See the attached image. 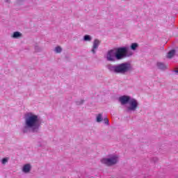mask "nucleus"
<instances>
[{"instance_id":"f257e3e1","label":"nucleus","mask_w":178,"mask_h":178,"mask_svg":"<svg viewBox=\"0 0 178 178\" xmlns=\"http://www.w3.org/2000/svg\"><path fill=\"white\" fill-rule=\"evenodd\" d=\"M24 122L22 128V133H38L41 127V118L33 112L25 113Z\"/></svg>"},{"instance_id":"f03ea898","label":"nucleus","mask_w":178,"mask_h":178,"mask_svg":"<svg viewBox=\"0 0 178 178\" xmlns=\"http://www.w3.org/2000/svg\"><path fill=\"white\" fill-rule=\"evenodd\" d=\"M134 52L131 50H129L127 47H121L109 50L105 58L108 62H116V60H122L126 59V58H130L133 56Z\"/></svg>"},{"instance_id":"7ed1b4c3","label":"nucleus","mask_w":178,"mask_h":178,"mask_svg":"<svg viewBox=\"0 0 178 178\" xmlns=\"http://www.w3.org/2000/svg\"><path fill=\"white\" fill-rule=\"evenodd\" d=\"M121 105H126L127 112H136L140 106L138 100L129 96L122 95L119 97Z\"/></svg>"},{"instance_id":"20e7f679","label":"nucleus","mask_w":178,"mask_h":178,"mask_svg":"<svg viewBox=\"0 0 178 178\" xmlns=\"http://www.w3.org/2000/svg\"><path fill=\"white\" fill-rule=\"evenodd\" d=\"M107 68L110 72L116 73L117 74H126L128 72H130L133 69L131 64L129 63H124L118 65H108Z\"/></svg>"},{"instance_id":"39448f33","label":"nucleus","mask_w":178,"mask_h":178,"mask_svg":"<svg viewBox=\"0 0 178 178\" xmlns=\"http://www.w3.org/2000/svg\"><path fill=\"white\" fill-rule=\"evenodd\" d=\"M100 162L102 165L106 166H114L119 162V154L116 153H111L107 155L106 157H103L100 159Z\"/></svg>"},{"instance_id":"423d86ee","label":"nucleus","mask_w":178,"mask_h":178,"mask_svg":"<svg viewBox=\"0 0 178 178\" xmlns=\"http://www.w3.org/2000/svg\"><path fill=\"white\" fill-rule=\"evenodd\" d=\"M101 44V40L98 39H95L92 42V47L91 49V52L94 54H96L97 50L98 49V47H99V44Z\"/></svg>"},{"instance_id":"0eeeda50","label":"nucleus","mask_w":178,"mask_h":178,"mask_svg":"<svg viewBox=\"0 0 178 178\" xmlns=\"http://www.w3.org/2000/svg\"><path fill=\"white\" fill-rule=\"evenodd\" d=\"M31 164L30 163H26V164H24L22 167V173H25V174H27V173H29L30 172H31Z\"/></svg>"},{"instance_id":"6e6552de","label":"nucleus","mask_w":178,"mask_h":178,"mask_svg":"<svg viewBox=\"0 0 178 178\" xmlns=\"http://www.w3.org/2000/svg\"><path fill=\"white\" fill-rule=\"evenodd\" d=\"M156 67L159 68L160 70H166V69H168V65L162 62H157Z\"/></svg>"},{"instance_id":"1a4fd4ad","label":"nucleus","mask_w":178,"mask_h":178,"mask_svg":"<svg viewBox=\"0 0 178 178\" xmlns=\"http://www.w3.org/2000/svg\"><path fill=\"white\" fill-rule=\"evenodd\" d=\"M22 33L19 32V31H15L13 33V35H11L12 38H15V39H18V38H22Z\"/></svg>"},{"instance_id":"9d476101","label":"nucleus","mask_w":178,"mask_h":178,"mask_svg":"<svg viewBox=\"0 0 178 178\" xmlns=\"http://www.w3.org/2000/svg\"><path fill=\"white\" fill-rule=\"evenodd\" d=\"M175 55H176V51L171 50L168 53L167 58H168V59H172V58L174 57Z\"/></svg>"},{"instance_id":"9b49d317","label":"nucleus","mask_w":178,"mask_h":178,"mask_svg":"<svg viewBox=\"0 0 178 178\" xmlns=\"http://www.w3.org/2000/svg\"><path fill=\"white\" fill-rule=\"evenodd\" d=\"M62 51H63V49L60 46H57L54 49L55 54H60Z\"/></svg>"},{"instance_id":"f8f14e48","label":"nucleus","mask_w":178,"mask_h":178,"mask_svg":"<svg viewBox=\"0 0 178 178\" xmlns=\"http://www.w3.org/2000/svg\"><path fill=\"white\" fill-rule=\"evenodd\" d=\"M92 40V37L90 35H86L83 36V41H86L87 42H90Z\"/></svg>"},{"instance_id":"ddd939ff","label":"nucleus","mask_w":178,"mask_h":178,"mask_svg":"<svg viewBox=\"0 0 178 178\" xmlns=\"http://www.w3.org/2000/svg\"><path fill=\"white\" fill-rule=\"evenodd\" d=\"M137 48H138V43H132L131 44V49L132 51H136Z\"/></svg>"},{"instance_id":"4468645a","label":"nucleus","mask_w":178,"mask_h":178,"mask_svg":"<svg viewBox=\"0 0 178 178\" xmlns=\"http://www.w3.org/2000/svg\"><path fill=\"white\" fill-rule=\"evenodd\" d=\"M103 120L102 118V114H98L96 116V122H97V123H101V122Z\"/></svg>"},{"instance_id":"2eb2a0df","label":"nucleus","mask_w":178,"mask_h":178,"mask_svg":"<svg viewBox=\"0 0 178 178\" xmlns=\"http://www.w3.org/2000/svg\"><path fill=\"white\" fill-rule=\"evenodd\" d=\"M2 165H6L9 162V157H6L1 159V161Z\"/></svg>"},{"instance_id":"dca6fc26","label":"nucleus","mask_w":178,"mask_h":178,"mask_svg":"<svg viewBox=\"0 0 178 178\" xmlns=\"http://www.w3.org/2000/svg\"><path fill=\"white\" fill-rule=\"evenodd\" d=\"M104 122L105 124H109V120L108 118H104Z\"/></svg>"},{"instance_id":"f3484780","label":"nucleus","mask_w":178,"mask_h":178,"mask_svg":"<svg viewBox=\"0 0 178 178\" xmlns=\"http://www.w3.org/2000/svg\"><path fill=\"white\" fill-rule=\"evenodd\" d=\"M173 72L174 73H178V67L175 68Z\"/></svg>"},{"instance_id":"a211bd4d","label":"nucleus","mask_w":178,"mask_h":178,"mask_svg":"<svg viewBox=\"0 0 178 178\" xmlns=\"http://www.w3.org/2000/svg\"><path fill=\"white\" fill-rule=\"evenodd\" d=\"M18 3H20V2H23V0H17Z\"/></svg>"}]
</instances>
